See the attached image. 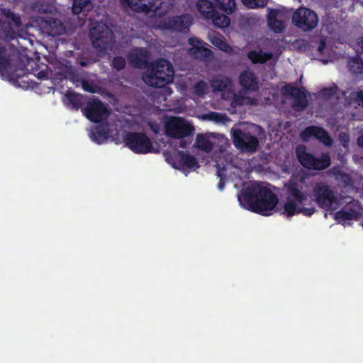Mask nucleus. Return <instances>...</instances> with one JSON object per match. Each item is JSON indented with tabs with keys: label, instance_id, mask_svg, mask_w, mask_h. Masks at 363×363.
I'll use <instances>...</instances> for the list:
<instances>
[{
	"label": "nucleus",
	"instance_id": "6",
	"mask_svg": "<svg viewBox=\"0 0 363 363\" xmlns=\"http://www.w3.org/2000/svg\"><path fill=\"white\" fill-rule=\"evenodd\" d=\"M89 37L94 48L106 50L113 41V33L106 24L96 23L89 30Z\"/></svg>",
	"mask_w": 363,
	"mask_h": 363
},
{
	"label": "nucleus",
	"instance_id": "45",
	"mask_svg": "<svg viewBox=\"0 0 363 363\" xmlns=\"http://www.w3.org/2000/svg\"><path fill=\"white\" fill-rule=\"evenodd\" d=\"M190 143L191 141H187L184 138L180 139L179 147L186 148Z\"/></svg>",
	"mask_w": 363,
	"mask_h": 363
},
{
	"label": "nucleus",
	"instance_id": "2",
	"mask_svg": "<svg viewBox=\"0 0 363 363\" xmlns=\"http://www.w3.org/2000/svg\"><path fill=\"white\" fill-rule=\"evenodd\" d=\"M241 206L262 216H269L275 208L279 200L277 196L268 187L254 183L243 189L238 195Z\"/></svg>",
	"mask_w": 363,
	"mask_h": 363
},
{
	"label": "nucleus",
	"instance_id": "51",
	"mask_svg": "<svg viewBox=\"0 0 363 363\" xmlns=\"http://www.w3.org/2000/svg\"><path fill=\"white\" fill-rule=\"evenodd\" d=\"M51 20L52 21V23L54 25H56V24H60L61 25V22L58 20H56V19H54V18H51Z\"/></svg>",
	"mask_w": 363,
	"mask_h": 363
},
{
	"label": "nucleus",
	"instance_id": "32",
	"mask_svg": "<svg viewBox=\"0 0 363 363\" xmlns=\"http://www.w3.org/2000/svg\"><path fill=\"white\" fill-rule=\"evenodd\" d=\"M91 4V0H73L72 11L74 14H79Z\"/></svg>",
	"mask_w": 363,
	"mask_h": 363
},
{
	"label": "nucleus",
	"instance_id": "15",
	"mask_svg": "<svg viewBox=\"0 0 363 363\" xmlns=\"http://www.w3.org/2000/svg\"><path fill=\"white\" fill-rule=\"evenodd\" d=\"M303 140L307 141L311 137H314L326 146H331L333 140L328 133L322 127L311 125L306 127L301 133Z\"/></svg>",
	"mask_w": 363,
	"mask_h": 363
},
{
	"label": "nucleus",
	"instance_id": "53",
	"mask_svg": "<svg viewBox=\"0 0 363 363\" xmlns=\"http://www.w3.org/2000/svg\"><path fill=\"white\" fill-rule=\"evenodd\" d=\"M55 34H60V32L56 31V32H55Z\"/></svg>",
	"mask_w": 363,
	"mask_h": 363
},
{
	"label": "nucleus",
	"instance_id": "8",
	"mask_svg": "<svg viewBox=\"0 0 363 363\" xmlns=\"http://www.w3.org/2000/svg\"><path fill=\"white\" fill-rule=\"evenodd\" d=\"M165 131L168 136L182 139L191 135L194 127L181 117L171 118L165 123Z\"/></svg>",
	"mask_w": 363,
	"mask_h": 363
},
{
	"label": "nucleus",
	"instance_id": "44",
	"mask_svg": "<svg viewBox=\"0 0 363 363\" xmlns=\"http://www.w3.org/2000/svg\"><path fill=\"white\" fill-rule=\"evenodd\" d=\"M11 14H12V21L14 22V23L17 26H20L21 25V21L20 17L15 16L13 13H11Z\"/></svg>",
	"mask_w": 363,
	"mask_h": 363
},
{
	"label": "nucleus",
	"instance_id": "14",
	"mask_svg": "<svg viewBox=\"0 0 363 363\" xmlns=\"http://www.w3.org/2000/svg\"><path fill=\"white\" fill-rule=\"evenodd\" d=\"M173 167L177 169H196L199 167L196 158L189 153L179 151L177 154L168 159Z\"/></svg>",
	"mask_w": 363,
	"mask_h": 363
},
{
	"label": "nucleus",
	"instance_id": "9",
	"mask_svg": "<svg viewBox=\"0 0 363 363\" xmlns=\"http://www.w3.org/2000/svg\"><path fill=\"white\" fill-rule=\"evenodd\" d=\"M232 138L234 145L242 152L253 153L259 147V140L257 136L249 131L240 129L232 130Z\"/></svg>",
	"mask_w": 363,
	"mask_h": 363
},
{
	"label": "nucleus",
	"instance_id": "27",
	"mask_svg": "<svg viewBox=\"0 0 363 363\" xmlns=\"http://www.w3.org/2000/svg\"><path fill=\"white\" fill-rule=\"evenodd\" d=\"M210 42L220 50L229 52L231 51V47L223 39L222 36L218 33L213 34L209 38Z\"/></svg>",
	"mask_w": 363,
	"mask_h": 363
},
{
	"label": "nucleus",
	"instance_id": "31",
	"mask_svg": "<svg viewBox=\"0 0 363 363\" xmlns=\"http://www.w3.org/2000/svg\"><path fill=\"white\" fill-rule=\"evenodd\" d=\"M69 103L74 110L79 109L83 104V96L76 93H69L67 95Z\"/></svg>",
	"mask_w": 363,
	"mask_h": 363
},
{
	"label": "nucleus",
	"instance_id": "18",
	"mask_svg": "<svg viewBox=\"0 0 363 363\" xmlns=\"http://www.w3.org/2000/svg\"><path fill=\"white\" fill-rule=\"evenodd\" d=\"M211 86L215 93L230 91L233 86V80L229 77L218 75L211 80Z\"/></svg>",
	"mask_w": 363,
	"mask_h": 363
},
{
	"label": "nucleus",
	"instance_id": "34",
	"mask_svg": "<svg viewBox=\"0 0 363 363\" xmlns=\"http://www.w3.org/2000/svg\"><path fill=\"white\" fill-rule=\"evenodd\" d=\"M246 6L250 9L264 7L267 0H241Z\"/></svg>",
	"mask_w": 363,
	"mask_h": 363
},
{
	"label": "nucleus",
	"instance_id": "1",
	"mask_svg": "<svg viewBox=\"0 0 363 363\" xmlns=\"http://www.w3.org/2000/svg\"><path fill=\"white\" fill-rule=\"evenodd\" d=\"M285 186L287 196L281 213L288 217L300 213L309 217L315 213L314 207L304 206L311 203L309 199L311 188L314 200L319 207L329 210L335 208L337 203L334 191L328 184L318 182L313 185L311 177L308 176L293 175Z\"/></svg>",
	"mask_w": 363,
	"mask_h": 363
},
{
	"label": "nucleus",
	"instance_id": "25",
	"mask_svg": "<svg viewBox=\"0 0 363 363\" xmlns=\"http://www.w3.org/2000/svg\"><path fill=\"white\" fill-rule=\"evenodd\" d=\"M349 71L354 74H363V59L359 55H356L348 60Z\"/></svg>",
	"mask_w": 363,
	"mask_h": 363
},
{
	"label": "nucleus",
	"instance_id": "29",
	"mask_svg": "<svg viewBox=\"0 0 363 363\" xmlns=\"http://www.w3.org/2000/svg\"><path fill=\"white\" fill-rule=\"evenodd\" d=\"M218 7L228 14H231L235 9V0H215Z\"/></svg>",
	"mask_w": 363,
	"mask_h": 363
},
{
	"label": "nucleus",
	"instance_id": "40",
	"mask_svg": "<svg viewBox=\"0 0 363 363\" xmlns=\"http://www.w3.org/2000/svg\"><path fill=\"white\" fill-rule=\"evenodd\" d=\"M188 43L191 48L199 47L201 44H203V41L197 38H190L188 40Z\"/></svg>",
	"mask_w": 363,
	"mask_h": 363
},
{
	"label": "nucleus",
	"instance_id": "42",
	"mask_svg": "<svg viewBox=\"0 0 363 363\" xmlns=\"http://www.w3.org/2000/svg\"><path fill=\"white\" fill-rule=\"evenodd\" d=\"M243 98L242 96L235 94L233 104L235 106H242L243 104Z\"/></svg>",
	"mask_w": 363,
	"mask_h": 363
},
{
	"label": "nucleus",
	"instance_id": "52",
	"mask_svg": "<svg viewBox=\"0 0 363 363\" xmlns=\"http://www.w3.org/2000/svg\"><path fill=\"white\" fill-rule=\"evenodd\" d=\"M165 91H168V94H172V91L171 90V89H170L169 87H166V88H165Z\"/></svg>",
	"mask_w": 363,
	"mask_h": 363
},
{
	"label": "nucleus",
	"instance_id": "21",
	"mask_svg": "<svg viewBox=\"0 0 363 363\" xmlns=\"http://www.w3.org/2000/svg\"><path fill=\"white\" fill-rule=\"evenodd\" d=\"M189 52L196 59L200 60H207L212 57L213 55V52L209 48L203 47V44H201L199 47L189 48Z\"/></svg>",
	"mask_w": 363,
	"mask_h": 363
},
{
	"label": "nucleus",
	"instance_id": "16",
	"mask_svg": "<svg viewBox=\"0 0 363 363\" xmlns=\"http://www.w3.org/2000/svg\"><path fill=\"white\" fill-rule=\"evenodd\" d=\"M240 86L245 92L257 91L259 87V83L255 74L249 69L242 71L238 77Z\"/></svg>",
	"mask_w": 363,
	"mask_h": 363
},
{
	"label": "nucleus",
	"instance_id": "49",
	"mask_svg": "<svg viewBox=\"0 0 363 363\" xmlns=\"http://www.w3.org/2000/svg\"><path fill=\"white\" fill-rule=\"evenodd\" d=\"M216 175L218 177H219L220 179V178H223V174H222V172H221V170L220 169H218L217 170V172H216Z\"/></svg>",
	"mask_w": 363,
	"mask_h": 363
},
{
	"label": "nucleus",
	"instance_id": "36",
	"mask_svg": "<svg viewBox=\"0 0 363 363\" xmlns=\"http://www.w3.org/2000/svg\"><path fill=\"white\" fill-rule=\"evenodd\" d=\"M350 96L351 100L356 102L359 106H363V90L351 92Z\"/></svg>",
	"mask_w": 363,
	"mask_h": 363
},
{
	"label": "nucleus",
	"instance_id": "50",
	"mask_svg": "<svg viewBox=\"0 0 363 363\" xmlns=\"http://www.w3.org/2000/svg\"><path fill=\"white\" fill-rule=\"evenodd\" d=\"M219 116V113H215V112H213L211 113V116H212V118L213 119H217V117Z\"/></svg>",
	"mask_w": 363,
	"mask_h": 363
},
{
	"label": "nucleus",
	"instance_id": "17",
	"mask_svg": "<svg viewBox=\"0 0 363 363\" xmlns=\"http://www.w3.org/2000/svg\"><path fill=\"white\" fill-rule=\"evenodd\" d=\"M128 60L130 64L135 68L144 69L147 67L149 64L147 52L143 48L134 50L128 55Z\"/></svg>",
	"mask_w": 363,
	"mask_h": 363
},
{
	"label": "nucleus",
	"instance_id": "19",
	"mask_svg": "<svg viewBox=\"0 0 363 363\" xmlns=\"http://www.w3.org/2000/svg\"><path fill=\"white\" fill-rule=\"evenodd\" d=\"M278 11L271 9L267 16V22L269 28L275 33H280L285 29V26L281 20L277 19Z\"/></svg>",
	"mask_w": 363,
	"mask_h": 363
},
{
	"label": "nucleus",
	"instance_id": "3",
	"mask_svg": "<svg viewBox=\"0 0 363 363\" xmlns=\"http://www.w3.org/2000/svg\"><path fill=\"white\" fill-rule=\"evenodd\" d=\"M174 74L171 62L161 58L150 65L142 79L150 86L163 88L173 81Z\"/></svg>",
	"mask_w": 363,
	"mask_h": 363
},
{
	"label": "nucleus",
	"instance_id": "7",
	"mask_svg": "<svg viewBox=\"0 0 363 363\" xmlns=\"http://www.w3.org/2000/svg\"><path fill=\"white\" fill-rule=\"evenodd\" d=\"M130 8L136 12H149L154 11L157 14L163 16L172 8V4L161 0H127Z\"/></svg>",
	"mask_w": 363,
	"mask_h": 363
},
{
	"label": "nucleus",
	"instance_id": "22",
	"mask_svg": "<svg viewBox=\"0 0 363 363\" xmlns=\"http://www.w3.org/2000/svg\"><path fill=\"white\" fill-rule=\"evenodd\" d=\"M196 7L198 11L206 19L209 18L216 10L213 3L209 0H199L196 3Z\"/></svg>",
	"mask_w": 363,
	"mask_h": 363
},
{
	"label": "nucleus",
	"instance_id": "20",
	"mask_svg": "<svg viewBox=\"0 0 363 363\" xmlns=\"http://www.w3.org/2000/svg\"><path fill=\"white\" fill-rule=\"evenodd\" d=\"M360 214L357 210L350 207H344L335 213V219L340 223L341 221L357 220Z\"/></svg>",
	"mask_w": 363,
	"mask_h": 363
},
{
	"label": "nucleus",
	"instance_id": "37",
	"mask_svg": "<svg viewBox=\"0 0 363 363\" xmlns=\"http://www.w3.org/2000/svg\"><path fill=\"white\" fill-rule=\"evenodd\" d=\"M9 64V60L6 57V49L0 47V70L5 69Z\"/></svg>",
	"mask_w": 363,
	"mask_h": 363
},
{
	"label": "nucleus",
	"instance_id": "38",
	"mask_svg": "<svg viewBox=\"0 0 363 363\" xmlns=\"http://www.w3.org/2000/svg\"><path fill=\"white\" fill-rule=\"evenodd\" d=\"M82 87L85 91L89 93H95L96 91V85L92 82L85 79L82 82Z\"/></svg>",
	"mask_w": 363,
	"mask_h": 363
},
{
	"label": "nucleus",
	"instance_id": "10",
	"mask_svg": "<svg viewBox=\"0 0 363 363\" xmlns=\"http://www.w3.org/2000/svg\"><path fill=\"white\" fill-rule=\"evenodd\" d=\"M292 23L303 31H310L317 26L318 17L313 11L301 7L293 13Z\"/></svg>",
	"mask_w": 363,
	"mask_h": 363
},
{
	"label": "nucleus",
	"instance_id": "28",
	"mask_svg": "<svg viewBox=\"0 0 363 363\" xmlns=\"http://www.w3.org/2000/svg\"><path fill=\"white\" fill-rule=\"evenodd\" d=\"M92 140L98 144H101L108 138V131L102 125L97 126L91 133Z\"/></svg>",
	"mask_w": 363,
	"mask_h": 363
},
{
	"label": "nucleus",
	"instance_id": "47",
	"mask_svg": "<svg viewBox=\"0 0 363 363\" xmlns=\"http://www.w3.org/2000/svg\"><path fill=\"white\" fill-rule=\"evenodd\" d=\"M357 144L359 147H363V135H360L357 139Z\"/></svg>",
	"mask_w": 363,
	"mask_h": 363
},
{
	"label": "nucleus",
	"instance_id": "4",
	"mask_svg": "<svg viewBox=\"0 0 363 363\" xmlns=\"http://www.w3.org/2000/svg\"><path fill=\"white\" fill-rule=\"evenodd\" d=\"M295 152L298 162L308 169L324 170L331 164L330 157L328 153L322 154L320 157H316L313 154L307 152L306 146L303 145L297 146Z\"/></svg>",
	"mask_w": 363,
	"mask_h": 363
},
{
	"label": "nucleus",
	"instance_id": "46",
	"mask_svg": "<svg viewBox=\"0 0 363 363\" xmlns=\"http://www.w3.org/2000/svg\"><path fill=\"white\" fill-rule=\"evenodd\" d=\"M224 186H225L224 179L223 178H220V179L218 182V188L219 190L222 191L224 188Z\"/></svg>",
	"mask_w": 363,
	"mask_h": 363
},
{
	"label": "nucleus",
	"instance_id": "35",
	"mask_svg": "<svg viewBox=\"0 0 363 363\" xmlns=\"http://www.w3.org/2000/svg\"><path fill=\"white\" fill-rule=\"evenodd\" d=\"M126 65L125 60L121 56L115 57L112 60V67L117 71H121L125 68Z\"/></svg>",
	"mask_w": 363,
	"mask_h": 363
},
{
	"label": "nucleus",
	"instance_id": "5",
	"mask_svg": "<svg viewBox=\"0 0 363 363\" xmlns=\"http://www.w3.org/2000/svg\"><path fill=\"white\" fill-rule=\"evenodd\" d=\"M123 143L130 150L137 154H147L153 151V145L145 133L127 132Z\"/></svg>",
	"mask_w": 363,
	"mask_h": 363
},
{
	"label": "nucleus",
	"instance_id": "12",
	"mask_svg": "<svg viewBox=\"0 0 363 363\" xmlns=\"http://www.w3.org/2000/svg\"><path fill=\"white\" fill-rule=\"evenodd\" d=\"M193 17L188 13L169 17L160 23V28L171 32L186 33L193 24Z\"/></svg>",
	"mask_w": 363,
	"mask_h": 363
},
{
	"label": "nucleus",
	"instance_id": "26",
	"mask_svg": "<svg viewBox=\"0 0 363 363\" xmlns=\"http://www.w3.org/2000/svg\"><path fill=\"white\" fill-rule=\"evenodd\" d=\"M196 146L204 152H210L213 148V143L207 136L198 134L196 138Z\"/></svg>",
	"mask_w": 363,
	"mask_h": 363
},
{
	"label": "nucleus",
	"instance_id": "30",
	"mask_svg": "<svg viewBox=\"0 0 363 363\" xmlns=\"http://www.w3.org/2000/svg\"><path fill=\"white\" fill-rule=\"evenodd\" d=\"M333 174L335 177V179L342 183L344 186H347L352 184V179L349 174L340 169H334Z\"/></svg>",
	"mask_w": 363,
	"mask_h": 363
},
{
	"label": "nucleus",
	"instance_id": "33",
	"mask_svg": "<svg viewBox=\"0 0 363 363\" xmlns=\"http://www.w3.org/2000/svg\"><path fill=\"white\" fill-rule=\"evenodd\" d=\"M208 92V86L206 82L200 80L194 85V93L200 96H204Z\"/></svg>",
	"mask_w": 363,
	"mask_h": 363
},
{
	"label": "nucleus",
	"instance_id": "23",
	"mask_svg": "<svg viewBox=\"0 0 363 363\" xmlns=\"http://www.w3.org/2000/svg\"><path fill=\"white\" fill-rule=\"evenodd\" d=\"M247 57L253 64H263L272 59V54L264 52L262 50H251L247 53Z\"/></svg>",
	"mask_w": 363,
	"mask_h": 363
},
{
	"label": "nucleus",
	"instance_id": "43",
	"mask_svg": "<svg viewBox=\"0 0 363 363\" xmlns=\"http://www.w3.org/2000/svg\"><path fill=\"white\" fill-rule=\"evenodd\" d=\"M325 46H326L325 41L324 40H321L318 46V49H317L318 51L319 52L322 53L323 52L324 49L325 48Z\"/></svg>",
	"mask_w": 363,
	"mask_h": 363
},
{
	"label": "nucleus",
	"instance_id": "39",
	"mask_svg": "<svg viewBox=\"0 0 363 363\" xmlns=\"http://www.w3.org/2000/svg\"><path fill=\"white\" fill-rule=\"evenodd\" d=\"M337 90V86L336 84H333L332 86L330 87H326L321 90V94L328 98L333 96L336 93Z\"/></svg>",
	"mask_w": 363,
	"mask_h": 363
},
{
	"label": "nucleus",
	"instance_id": "48",
	"mask_svg": "<svg viewBox=\"0 0 363 363\" xmlns=\"http://www.w3.org/2000/svg\"><path fill=\"white\" fill-rule=\"evenodd\" d=\"M357 45L359 47H360L363 51V37L362 38H359L358 40H357Z\"/></svg>",
	"mask_w": 363,
	"mask_h": 363
},
{
	"label": "nucleus",
	"instance_id": "41",
	"mask_svg": "<svg viewBox=\"0 0 363 363\" xmlns=\"http://www.w3.org/2000/svg\"><path fill=\"white\" fill-rule=\"evenodd\" d=\"M39 79H47L49 77V72L46 69L39 71L37 74H34Z\"/></svg>",
	"mask_w": 363,
	"mask_h": 363
},
{
	"label": "nucleus",
	"instance_id": "13",
	"mask_svg": "<svg viewBox=\"0 0 363 363\" xmlns=\"http://www.w3.org/2000/svg\"><path fill=\"white\" fill-rule=\"evenodd\" d=\"M282 94L294 99L292 107L295 111H301L308 106V101L304 88L300 89L286 84L282 88Z\"/></svg>",
	"mask_w": 363,
	"mask_h": 363
},
{
	"label": "nucleus",
	"instance_id": "11",
	"mask_svg": "<svg viewBox=\"0 0 363 363\" xmlns=\"http://www.w3.org/2000/svg\"><path fill=\"white\" fill-rule=\"evenodd\" d=\"M82 111L88 120L95 123L106 120L110 114L105 104L97 98L89 101Z\"/></svg>",
	"mask_w": 363,
	"mask_h": 363
},
{
	"label": "nucleus",
	"instance_id": "24",
	"mask_svg": "<svg viewBox=\"0 0 363 363\" xmlns=\"http://www.w3.org/2000/svg\"><path fill=\"white\" fill-rule=\"evenodd\" d=\"M211 20L213 25L220 28H224L229 26L230 18L224 13H220L216 9L207 20Z\"/></svg>",
	"mask_w": 363,
	"mask_h": 363
}]
</instances>
